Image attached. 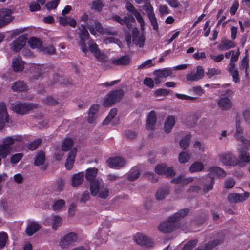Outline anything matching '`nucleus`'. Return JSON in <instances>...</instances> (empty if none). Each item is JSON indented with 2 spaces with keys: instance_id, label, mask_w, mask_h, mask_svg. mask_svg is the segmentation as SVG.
I'll list each match as a JSON object with an SVG mask.
<instances>
[{
  "instance_id": "12",
  "label": "nucleus",
  "mask_w": 250,
  "mask_h": 250,
  "mask_svg": "<svg viewBox=\"0 0 250 250\" xmlns=\"http://www.w3.org/2000/svg\"><path fill=\"white\" fill-rule=\"evenodd\" d=\"M205 75L204 70L201 66H198L196 72H191L186 76L188 81H197L203 78Z\"/></svg>"
},
{
  "instance_id": "64",
  "label": "nucleus",
  "mask_w": 250,
  "mask_h": 250,
  "mask_svg": "<svg viewBox=\"0 0 250 250\" xmlns=\"http://www.w3.org/2000/svg\"><path fill=\"white\" fill-rule=\"evenodd\" d=\"M42 50L49 54H53L55 52V48L52 45L43 47L42 48Z\"/></svg>"
},
{
  "instance_id": "7",
  "label": "nucleus",
  "mask_w": 250,
  "mask_h": 250,
  "mask_svg": "<svg viewBox=\"0 0 250 250\" xmlns=\"http://www.w3.org/2000/svg\"><path fill=\"white\" fill-rule=\"evenodd\" d=\"M13 11L8 8L0 9V28L8 24L13 19Z\"/></svg>"
},
{
  "instance_id": "45",
  "label": "nucleus",
  "mask_w": 250,
  "mask_h": 250,
  "mask_svg": "<svg viewBox=\"0 0 250 250\" xmlns=\"http://www.w3.org/2000/svg\"><path fill=\"white\" fill-rule=\"evenodd\" d=\"M191 139L190 135H187L180 142V147L183 149H186L189 146V141Z\"/></svg>"
},
{
  "instance_id": "40",
  "label": "nucleus",
  "mask_w": 250,
  "mask_h": 250,
  "mask_svg": "<svg viewBox=\"0 0 250 250\" xmlns=\"http://www.w3.org/2000/svg\"><path fill=\"white\" fill-rule=\"evenodd\" d=\"M117 113V109L116 108L112 109L108 116L103 121V124L104 125H106L108 124L109 123L112 122V120L115 117Z\"/></svg>"
},
{
  "instance_id": "46",
  "label": "nucleus",
  "mask_w": 250,
  "mask_h": 250,
  "mask_svg": "<svg viewBox=\"0 0 250 250\" xmlns=\"http://www.w3.org/2000/svg\"><path fill=\"white\" fill-rule=\"evenodd\" d=\"M10 146L2 145L0 147V155L3 158H5L11 151Z\"/></svg>"
},
{
  "instance_id": "1",
  "label": "nucleus",
  "mask_w": 250,
  "mask_h": 250,
  "mask_svg": "<svg viewBox=\"0 0 250 250\" xmlns=\"http://www.w3.org/2000/svg\"><path fill=\"white\" fill-rule=\"evenodd\" d=\"M188 209H181L169 217L167 221L163 222L158 226L159 230L164 233L173 231L177 227L176 222L188 214Z\"/></svg>"
},
{
  "instance_id": "24",
  "label": "nucleus",
  "mask_w": 250,
  "mask_h": 250,
  "mask_svg": "<svg viewBox=\"0 0 250 250\" xmlns=\"http://www.w3.org/2000/svg\"><path fill=\"white\" fill-rule=\"evenodd\" d=\"M76 152V149H73L69 153V155L65 162V167L67 169L70 170L72 167L75 161Z\"/></svg>"
},
{
  "instance_id": "35",
  "label": "nucleus",
  "mask_w": 250,
  "mask_h": 250,
  "mask_svg": "<svg viewBox=\"0 0 250 250\" xmlns=\"http://www.w3.org/2000/svg\"><path fill=\"white\" fill-rule=\"evenodd\" d=\"M239 159L243 163L250 164V155L246 151L239 150Z\"/></svg>"
},
{
  "instance_id": "9",
  "label": "nucleus",
  "mask_w": 250,
  "mask_h": 250,
  "mask_svg": "<svg viewBox=\"0 0 250 250\" xmlns=\"http://www.w3.org/2000/svg\"><path fill=\"white\" fill-rule=\"evenodd\" d=\"M136 243L145 248H150L152 247L154 243L152 240L147 236L143 234H137L135 238Z\"/></svg>"
},
{
  "instance_id": "15",
  "label": "nucleus",
  "mask_w": 250,
  "mask_h": 250,
  "mask_svg": "<svg viewBox=\"0 0 250 250\" xmlns=\"http://www.w3.org/2000/svg\"><path fill=\"white\" fill-rule=\"evenodd\" d=\"M107 162L110 167L116 168L122 167L126 164L125 160L120 157L110 158L107 160Z\"/></svg>"
},
{
  "instance_id": "58",
  "label": "nucleus",
  "mask_w": 250,
  "mask_h": 250,
  "mask_svg": "<svg viewBox=\"0 0 250 250\" xmlns=\"http://www.w3.org/2000/svg\"><path fill=\"white\" fill-rule=\"evenodd\" d=\"M94 55L99 61L105 62L106 60V55L103 52L100 51V50Z\"/></svg>"
},
{
  "instance_id": "29",
  "label": "nucleus",
  "mask_w": 250,
  "mask_h": 250,
  "mask_svg": "<svg viewBox=\"0 0 250 250\" xmlns=\"http://www.w3.org/2000/svg\"><path fill=\"white\" fill-rule=\"evenodd\" d=\"M84 174L83 172L75 174L72 177V186L76 187L79 186L83 181Z\"/></svg>"
},
{
  "instance_id": "43",
  "label": "nucleus",
  "mask_w": 250,
  "mask_h": 250,
  "mask_svg": "<svg viewBox=\"0 0 250 250\" xmlns=\"http://www.w3.org/2000/svg\"><path fill=\"white\" fill-rule=\"evenodd\" d=\"M221 72V71L219 69L215 68H208L205 74L209 79H210L214 76L220 74Z\"/></svg>"
},
{
  "instance_id": "56",
  "label": "nucleus",
  "mask_w": 250,
  "mask_h": 250,
  "mask_svg": "<svg viewBox=\"0 0 250 250\" xmlns=\"http://www.w3.org/2000/svg\"><path fill=\"white\" fill-rule=\"evenodd\" d=\"M7 240L8 236L5 233H0V249L5 246Z\"/></svg>"
},
{
  "instance_id": "55",
  "label": "nucleus",
  "mask_w": 250,
  "mask_h": 250,
  "mask_svg": "<svg viewBox=\"0 0 250 250\" xmlns=\"http://www.w3.org/2000/svg\"><path fill=\"white\" fill-rule=\"evenodd\" d=\"M143 8L147 13V16H149L150 15L154 14L153 11V8L151 4L149 2H147L143 6Z\"/></svg>"
},
{
  "instance_id": "16",
  "label": "nucleus",
  "mask_w": 250,
  "mask_h": 250,
  "mask_svg": "<svg viewBox=\"0 0 250 250\" xmlns=\"http://www.w3.org/2000/svg\"><path fill=\"white\" fill-rule=\"evenodd\" d=\"M8 122V114L5 103H0V129H2Z\"/></svg>"
},
{
  "instance_id": "54",
  "label": "nucleus",
  "mask_w": 250,
  "mask_h": 250,
  "mask_svg": "<svg viewBox=\"0 0 250 250\" xmlns=\"http://www.w3.org/2000/svg\"><path fill=\"white\" fill-rule=\"evenodd\" d=\"M23 157L22 153H16L12 155L10 159V162L13 164L18 163Z\"/></svg>"
},
{
  "instance_id": "3",
  "label": "nucleus",
  "mask_w": 250,
  "mask_h": 250,
  "mask_svg": "<svg viewBox=\"0 0 250 250\" xmlns=\"http://www.w3.org/2000/svg\"><path fill=\"white\" fill-rule=\"evenodd\" d=\"M38 105L36 104L16 102L11 105L12 110L17 114L24 115L28 113L31 110L37 108Z\"/></svg>"
},
{
  "instance_id": "11",
  "label": "nucleus",
  "mask_w": 250,
  "mask_h": 250,
  "mask_svg": "<svg viewBox=\"0 0 250 250\" xmlns=\"http://www.w3.org/2000/svg\"><path fill=\"white\" fill-rule=\"evenodd\" d=\"M111 19L123 26L125 25L128 28L131 27V21L134 20V18L130 15L126 16L124 18H122L118 15H113Z\"/></svg>"
},
{
  "instance_id": "28",
  "label": "nucleus",
  "mask_w": 250,
  "mask_h": 250,
  "mask_svg": "<svg viewBox=\"0 0 250 250\" xmlns=\"http://www.w3.org/2000/svg\"><path fill=\"white\" fill-rule=\"evenodd\" d=\"M154 74L156 77L164 78L170 76L172 74V71L170 69L166 68L156 70L154 71Z\"/></svg>"
},
{
  "instance_id": "5",
  "label": "nucleus",
  "mask_w": 250,
  "mask_h": 250,
  "mask_svg": "<svg viewBox=\"0 0 250 250\" xmlns=\"http://www.w3.org/2000/svg\"><path fill=\"white\" fill-rule=\"evenodd\" d=\"M124 91L122 89L115 90L107 94L104 101L105 106H110L119 102L123 97Z\"/></svg>"
},
{
  "instance_id": "33",
  "label": "nucleus",
  "mask_w": 250,
  "mask_h": 250,
  "mask_svg": "<svg viewBox=\"0 0 250 250\" xmlns=\"http://www.w3.org/2000/svg\"><path fill=\"white\" fill-rule=\"evenodd\" d=\"M78 28L79 31L78 34L80 39L83 40H87L88 39L89 35L85 26L81 25L79 26Z\"/></svg>"
},
{
  "instance_id": "39",
  "label": "nucleus",
  "mask_w": 250,
  "mask_h": 250,
  "mask_svg": "<svg viewBox=\"0 0 250 250\" xmlns=\"http://www.w3.org/2000/svg\"><path fill=\"white\" fill-rule=\"evenodd\" d=\"M28 42L30 47L33 49L39 48L41 47L42 44V42L41 40L35 37L31 38L29 39Z\"/></svg>"
},
{
  "instance_id": "59",
  "label": "nucleus",
  "mask_w": 250,
  "mask_h": 250,
  "mask_svg": "<svg viewBox=\"0 0 250 250\" xmlns=\"http://www.w3.org/2000/svg\"><path fill=\"white\" fill-rule=\"evenodd\" d=\"M166 169V166L164 164L157 165L155 168V171L159 175L164 174L165 170Z\"/></svg>"
},
{
  "instance_id": "62",
  "label": "nucleus",
  "mask_w": 250,
  "mask_h": 250,
  "mask_svg": "<svg viewBox=\"0 0 250 250\" xmlns=\"http://www.w3.org/2000/svg\"><path fill=\"white\" fill-rule=\"evenodd\" d=\"M169 93V91L166 89H159L155 91L154 94L156 97L166 96Z\"/></svg>"
},
{
  "instance_id": "52",
  "label": "nucleus",
  "mask_w": 250,
  "mask_h": 250,
  "mask_svg": "<svg viewBox=\"0 0 250 250\" xmlns=\"http://www.w3.org/2000/svg\"><path fill=\"white\" fill-rule=\"evenodd\" d=\"M197 244L196 240H193L187 243L182 248V250H191Z\"/></svg>"
},
{
  "instance_id": "26",
  "label": "nucleus",
  "mask_w": 250,
  "mask_h": 250,
  "mask_svg": "<svg viewBox=\"0 0 250 250\" xmlns=\"http://www.w3.org/2000/svg\"><path fill=\"white\" fill-rule=\"evenodd\" d=\"M11 89L14 91H25L27 89V86L24 82L21 81H18L15 82L12 86Z\"/></svg>"
},
{
  "instance_id": "63",
  "label": "nucleus",
  "mask_w": 250,
  "mask_h": 250,
  "mask_svg": "<svg viewBox=\"0 0 250 250\" xmlns=\"http://www.w3.org/2000/svg\"><path fill=\"white\" fill-rule=\"evenodd\" d=\"M89 193L87 191H86L82 195L80 202L81 204H84L86 202V201L89 200Z\"/></svg>"
},
{
  "instance_id": "41",
  "label": "nucleus",
  "mask_w": 250,
  "mask_h": 250,
  "mask_svg": "<svg viewBox=\"0 0 250 250\" xmlns=\"http://www.w3.org/2000/svg\"><path fill=\"white\" fill-rule=\"evenodd\" d=\"M88 29L90 30V33L93 35L96 34V32H99L100 33H104V30L102 26V24L98 22L95 23V29L92 26L88 27Z\"/></svg>"
},
{
  "instance_id": "53",
  "label": "nucleus",
  "mask_w": 250,
  "mask_h": 250,
  "mask_svg": "<svg viewBox=\"0 0 250 250\" xmlns=\"http://www.w3.org/2000/svg\"><path fill=\"white\" fill-rule=\"evenodd\" d=\"M151 59H149L138 66V69L148 68L154 65Z\"/></svg>"
},
{
  "instance_id": "8",
  "label": "nucleus",
  "mask_w": 250,
  "mask_h": 250,
  "mask_svg": "<svg viewBox=\"0 0 250 250\" xmlns=\"http://www.w3.org/2000/svg\"><path fill=\"white\" fill-rule=\"evenodd\" d=\"M78 239L77 235L74 232H70L62 237L59 242L60 246L62 249H66L72 245Z\"/></svg>"
},
{
  "instance_id": "32",
  "label": "nucleus",
  "mask_w": 250,
  "mask_h": 250,
  "mask_svg": "<svg viewBox=\"0 0 250 250\" xmlns=\"http://www.w3.org/2000/svg\"><path fill=\"white\" fill-rule=\"evenodd\" d=\"M208 171L209 175H216L219 177H224L226 175L225 172L221 168L218 167H210Z\"/></svg>"
},
{
  "instance_id": "37",
  "label": "nucleus",
  "mask_w": 250,
  "mask_h": 250,
  "mask_svg": "<svg viewBox=\"0 0 250 250\" xmlns=\"http://www.w3.org/2000/svg\"><path fill=\"white\" fill-rule=\"evenodd\" d=\"M73 144V140L72 139L67 138L64 139L62 143V149L64 151H67L72 147Z\"/></svg>"
},
{
  "instance_id": "13",
  "label": "nucleus",
  "mask_w": 250,
  "mask_h": 250,
  "mask_svg": "<svg viewBox=\"0 0 250 250\" xmlns=\"http://www.w3.org/2000/svg\"><path fill=\"white\" fill-rule=\"evenodd\" d=\"M26 39L21 36L16 38L11 44V48L14 52H17L22 49L25 45Z\"/></svg>"
},
{
  "instance_id": "47",
  "label": "nucleus",
  "mask_w": 250,
  "mask_h": 250,
  "mask_svg": "<svg viewBox=\"0 0 250 250\" xmlns=\"http://www.w3.org/2000/svg\"><path fill=\"white\" fill-rule=\"evenodd\" d=\"M249 67V61L247 56H245L240 62V69H244L246 76L248 75L247 69Z\"/></svg>"
},
{
  "instance_id": "30",
  "label": "nucleus",
  "mask_w": 250,
  "mask_h": 250,
  "mask_svg": "<svg viewBox=\"0 0 250 250\" xmlns=\"http://www.w3.org/2000/svg\"><path fill=\"white\" fill-rule=\"evenodd\" d=\"M204 169V165L201 162L196 161L189 167V170L191 173L202 171Z\"/></svg>"
},
{
  "instance_id": "50",
  "label": "nucleus",
  "mask_w": 250,
  "mask_h": 250,
  "mask_svg": "<svg viewBox=\"0 0 250 250\" xmlns=\"http://www.w3.org/2000/svg\"><path fill=\"white\" fill-rule=\"evenodd\" d=\"M190 159V156L187 152H182L179 155V161L181 163L188 162Z\"/></svg>"
},
{
  "instance_id": "36",
  "label": "nucleus",
  "mask_w": 250,
  "mask_h": 250,
  "mask_svg": "<svg viewBox=\"0 0 250 250\" xmlns=\"http://www.w3.org/2000/svg\"><path fill=\"white\" fill-rule=\"evenodd\" d=\"M98 169L95 167L89 168L85 174L86 179L88 181H93L97 175Z\"/></svg>"
},
{
  "instance_id": "19",
  "label": "nucleus",
  "mask_w": 250,
  "mask_h": 250,
  "mask_svg": "<svg viewBox=\"0 0 250 250\" xmlns=\"http://www.w3.org/2000/svg\"><path fill=\"white\" fill-rule=\"evenodd\" d=\"M130 58L128 55L123 56L121 57L112 59L111 62L113 64L118 66L128 65L130 62Z\"/></svg>"
},
{
  "instance_id": "17",
  "label": "nucleus",
  "mask_w": 250,
  "mask_h": 250,
  "mask_svg": "<svg viewBox=\"0 0 250 250\" xmlns=\"http://www.w3.org/2000/svg\"><path fill=\"white\" fill-rule=\"evenodd\" d=\"M249 196V193L245 192L243 194L232 193L228 195V199L229 202L237 203L243 202L246 200Z\"/></svg>"
},
{
  "instance_id": "61",
  "label": "nucleus",
  "mask_w": 250,
  "mask_h": 250,
  "mask_svg": "<svg viewBox=\"0 0 250 250\" xmlns=\"http://www.w3.org/2000/svg\"><path fill=\"white\" fill-rule=\"evenodd\" d=\"M103 7V4L101 1L99 0H96L92 2V8L98 11L102 10Z\"/></svg>"
},
{
  "instance_id": "20",
  "label": "nucleus",
  "mask_w": 250,
  "mask_h": 250,
  "mask_svg": "<svg viewBox=\"0 0 250 250\" xmlns=\"http://www.w3.org/2000/svg\"><path fill=\"white\" fill-rule=\"evenodd\" d=\"M217 105L222 110H228L231 108L232 104L229 98L222 97L218 100Z\"/></svg>"
},
{
  "instance_id": "60",
  "label": "nucleus",
  "mask_w": 250,
  "mask_h": 250,
  "mask_svg": "<svg viewBox=\"0 0 250 250\" xmlns=\"http://www.w3.org/2000/svg\"><path fill=\"white\" fill-rule=\"evenodd\" d=\"M144 175L149 181L152 183H155L158 180V178L153 173L146 172L144 174Z\"/></svg>"
},
{
  "instance_id": "49",
  "label": "nucleus",
  "mask_w": 250,
  "mask_h": 250,
  "mask_svg": "<svg viewBox=\"0 0 250 250\" xmlns=\"http://www.w3.org/2000/svg\"><path fill=\"white\" fill-rule=\"evenodd\" d=\"M65 201L62 199H60L56 201L53 206V209L55 211L60 210L65 206Z\"/></svg>"
},
{
  "instance_id": "23",
  "label": "nucleus",
  "mask_w": 250,
  "mask_h": 250,
  "mask_svg": "<svg viewBox=\"0 0 250 250\" xmlns=\"http://www.w3.org/2000/svg\"><path fill=\"white\" fill-rule=\"evenodd\" d=\"M157 120V117L155 112L154 111H151L149 113L146 123V127L147 129L152 130L156 124Z\"/></svg>"
},
{
  "instance_id": "34",
  "label": "nucleus",
  "mask_w": 250,
  "mask_h": 250,
  "mask_svg": "<svg viewBox=\"0 0 250 250\" xmlns=\"http://www.w3.org/2000/svg\"><path fill=\"white\" fill-rule=\"evenodd\" d=\"M169 194V190L167 188H160L155 194L157 200H162L165 198Z\"/></svg>"
},
{
  "instance_id": "6",
  "label": "nucleus",
  "mask_w": 250,
  "mask_h": 250,
  "mask_svg": "<svg viewBox=\"0 0 250 250\" xmlns=\"http://www.w3.org/2000/svg\"><path fill=\"white\" fill-rule=\"evenodd\" d=\"M220 162L226 166H235L241 164L238 159L231 153H225L219 156Z\"/></svg>"
},
{
  "instance_id": "2",
  "label": "nucleus",
  "mask_w": 250,
  "mask_h": 250,
  "mask_svg": "<svg viewBox=\"0 0 250 250\" xmlns=\"http://www.w3.org/2000/svg\"><path fill=\"white\" fill-rule=\"evenodd\" d=\"M90 190L93 196H98L101 198L105 199L109 195V190L102 180H94L91 181Z\"/></svg>"
},
{
  "instance_id": "31",
  "label": "nucleus",
  "mask_w": 250,
  "mask_h": 250,
  "mask_svg": "<svg viewBox=\"0 0 250 250\" xmlns=\"http://www.w3.org/2000/svg\"><path fill=\"white\" fill-rule=\"evenodd\" d=\"M47 69H48V68L44 65L36 66L34 68V72L35 74L34 77L35 79H37L38 77L42 76L47 72Z\"/></svg>"
},
{
  "instance_id": "48",
  "label": "nucleus",
  "mask_w": 250,
  "mask_h": 250,
  "mask_svg": "<svg viewBox=\"0 0 250 250\" xmlns=\"http://www.w3.org/2000/svg\"><path fill=\"white\" fill-rule=\"evenodd\" d=\"M42 142V140L41 139H37L28 144V148L32 151L34 150L38 147Z\"/></svg>"
},
{
  "instance_id": "38",
  "label": "nucleus",
  "mask_w": 250,
  "mask_h": 250,
  "mask_svg": "<svg viewBox=\"0 0 250 250\" xmlns=\"http://www.w3.org/2000/svg\"><path fill=\"white\" fill-rule=\"evenodd\" d=\"M140 174L139 169L137 167L133 168L128 175V179L129 181H134L137 179Z\"/></svg>"
},
{
  "instance_id": "10",
  "label": "nucleus",
  "mask_w": 250,
  "mask_h": 250,
  "mask_svg": "<svg viewBox=\"0 0 250 250\" xmlns=\"http://www.w3.org/2000/svg\"><path fill=\"white\" fill-rule=\"evenodd\" d=\"M126 9L135 17L138 22L140 24L141 29L142 31L145 30V22L143 17L138 10L130 3H127L126 5Z\"/></svg>"
},
{
  "instance_id": "14",
  "label": "nucleus",
  "mask_w": 250,
  "mask_h": 250,
  "mask_svg": "<svg viewBox=\"0 0 250 250\" xmlns=\"http://www.w3.org/2000/svg\"><path fill=\"white\" fill-rule=\"evenodd\" d=\"M132 33L133 43L140 47H142L145 42V37L143 35H141L136 28L133 29Z\"/></svg>"
},
{
  "instance_id": "57",
  "label": "nucleus",
  "mask_w": 250,
  "mask_h": 250,
  "mask_svg": "<svg viewBox=\"0 0 250 250\" xmlns=\"http://www.w3.org/2000/svg\"><path fill=\"white\" fill-rule=\"evenodd\" d=\"M148 17L150 20L152 26H153V29L157 30L158 29V25L155 14L150 15V16H148Z\"/></svg>"
},
{
  "instance_id": "22",
  "label": "nucleus",
  "mask_w": 250,
  "mask_h": 250,
  "mask_svg": "<svg viewBox=\"0 0 250 250\" xmlns=\"http://www.w3.org/2000/svg\"><path fill=\"white\" fill-rule=\"evenodd\" d=\"M12 67L15 72H21L24 69V62L20 57H15L13 59Z\"/></svg>"
},
{
  "instance_id": "4",
  "label": "nucleus",
  "mask_w": 250,
  "mask_h": 250,
  "mask_svg": "<svg viewBox=\"0 0 250 250\" xmlns=\"http://www.w3.org/2000/svg\"><path fill=\"white\" fill-rule=\"evenodd\" d=\"M224 241V235L222 233H215L212 235V239L208 243L199 246L194 250H211L221 244Z\"/></svg>"
},
{
  "instance_id": "42",
  "label": "nucleus",
  "mask_w": 250,
  "mask_h": 250,
  "mask_svg": "<svg viewBox=\"0 0 250 250\" xmlns=\"http://www.w3.org/2000/svg\"><path fill=\"white\" fill-rule=\"evenodd\" d=\"M45 153L43 152H39L35 159L34 164L38 166L42 165L45 161Z\"/></svg>"
},
{
  "instance_id": "51",
  "label": "nucleus",
  "mask_w": 250,
  "mask_h": 250,
  "mask_svg": "<svg viewBox=\"0 0 250 250\" xmlns=\"http://www.w3.org/2000/svg\"><path fill=\"white\" fill-rule=\"evenodd\" d=\"M18 140L15 136H7L3 140V145L7 146H10L15 143V141Z\"/></svg>"
},
{
  "instance_id": "18",
  "label": "nucleus",
  "mask_w": 250,
  "mask_h": 250,
  "mask_svg": "<svg viewBox=\"0 0 250 250\" xmlns=\"http://www.w3.org/2000/svg\"><path fill=\"white\" fill-rule=\"evenodd\" d=\"M41 228L40 225L36 221H29L26 229L28 236H32Z\"/></svg>"
},
{
  "instance_id": "44",
  "label": "nucleus",
  "mask_w": 250,
  "mask_h": 250,
  "mask_svg": "<svg viewBox=\"0 0 250 250\" xmlns=\"http://www.w3.org/2000/svg\"><path fill=\"white\" fill-rule=\"evenodd\" d=\"M52 228L54 230H56L57 228L60 227L62 224V218L58 216H54L51 219Z\"/></svg>"
},
{
  "instance_id": "25",
  "label": "nucleus",
  "mask_w": 250,
  "mask_h": 250,
  "mask_svg": "<svg viewBox=\"0 0 250 250\" xmlns=\"http://www.w3.org/2000/svg\"><path fill=\"white\" fill-rule=\"evenodd\" d=\"M175 119L172 116H169L164 124V130L166 133H169L175 125Z\"/></svg>"
},
{
  "instance_id": "21",
  "label": "nucleus",
  "mask_w": 250,
  "mask_h": 250,
  "mask_svg": "<svg viewBox=\"0 0 250 250\" xmlns=\"http://www.w3.org/2000/svg\"><path fill=\"white\" fill-rule=\"evenodd\" d=\"M235 46L234 42L224 38L221 40L220 44L218 46V49L219 50L224 51L234 48Z\"/></svg>"
},
{
  "instance_id": "27",
  "label": "nucleus",
  "mask_w": 250,
  "mask_h": 250,
  "mask_svg": "<svg viewBox=\"0 0 250 250\" xmlns=\"http://www.w3.org/2000/svg\"><path fill=\"white\" fill-rule=\"evenodd\" d=\"M235 64L234 62H229L227 66V69L229 71L233 77V81L236 83L239 81L238 72L235 69Z\"/></svg>"
}]
</instances>
